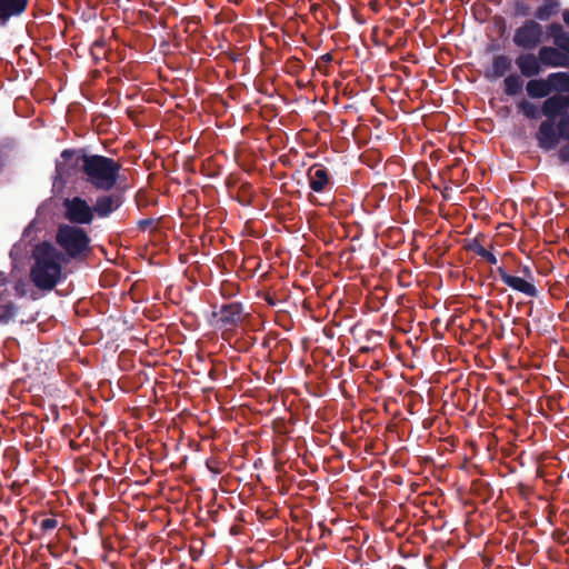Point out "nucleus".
Returning <instances> with one entry per match:
<instances>
[{"label": "nucleus", "mask_w": 569, "mask_h": 569, "mask_svg": "<svg viewBox=\"0 0 569 569\" xmlns=\"http://www.w3.org/2000/svg\"><path fill=\"white\" fill-rule=\"evenodd\" d=\"M34 263L30 278L34 286L42 290H51L61 279L63 254L51 243L36 246L32 252Z\"/></svg>", "instance_id": "1"}, {"label": "nucleus", "mask_w": 569, "mask_h": 569, "mask_svg": "<svg viewBox=\"0 0 569 569\" xmlns=\"http://www.w3.org/2000/svg\"><path fill=\"white\" fill-rule=\"evenodd\" d=\"M81 167L87 182L103 191H109L117 184L121 170L119 162L99 154L83 156Z\"/></svg>", "instance_id": "2"}, {"label": "nucleus", "mask_w": 569, "mask_h": 569, "mask_svg": "<svg viewBox=\"0 0 569 569\" xmlns=\"http://www.w3.org/2000/svg\"><path fill=\"white\" fill-rule=\"evenodd\" d=\"M57 243L72 259L81 258L89 251L90 239L87 232L76 226L61 224L56 236Z\"/></svg>", "instance_id": "3"}, {"label": "nucleus", "mask_w": 569, "mask_h": 569, "mask_svg": "<svg viewBox=\"0 0 569 569\" xmlns=\"http://www.w3.org/2000/svg\"><path fill=\"white\" fill-rule=\"evenodd\" d=\"M545 38V27L535 19H527L512 36V42L522 50L539 48Z\"/></svg>", "instance_id": "4"}, {"label": "nucleus", "mask_w": 569, "mask_h": 569, "mask_svg": "<svg viewBox=\"0 0 569 569\" xmlns=\"http://www.w3.org/2000/svg\"><path fill=\"white\" fill-rule=\"evenodd\" d=\"M66 218L73 223L90 224L94 219L93 207L80 197L66 199L63 202Z\"/></svg>", "instance_id": "5"}, {"label": "nucleus", "mask_w": 569, "mask_h": 569, "mask_svg": "<svg viewBox=\"0 0 569 569\" xmlns=\"http://www.w3.org/2000/svg\"><path fill=\"white\" fill-rule=\"evenodd\" d=\"M538 54L543 68H569V56L553 43L552 46H540L538 49Z\"/></svg>", "instance_id": "6"}, {"label": "nucleus", "mask_w": 569, "mask_h": 569, "mask_svg": "<svg viewBox=\"0 0 569 569\" xmlns=\"http://www.w3.org/2000/svg\"><path fill=\"white\" fill-rule=\"evenodd\" d=\"M242 313V307L239 303L232 302L221 306L218 311L212 313V317L219 328L229 329L241 321Z\"/></svg>", "instance_id": "7"}, {"label": "nucleus", "mask_w": 569, "mask_h": 569, "mask_svg": "<svg viewBox=\"0 0 569 569\" xmlns=\"http://www.w3.org/2000/svg\"><path fill=\"white\" fill-rule=\"evenodd\" d=\"M515 63L520 74L526 78L538 77L543 71L538 53L522 52L516 58Z\"/></svg>", "instance_id": "8"}, {"label": "nucleus", "mask_w": 569, "mask_h": 569, "mask_svg": "<svg viewBox=\"0 0 569 569\" xmlns=\"http://www.w3.org/2000/svg\"><path fill=\"white\" fill-rule=\"evenodd\" d=\"M498 272L502 282L510 287L511 289L521 292L528 297L537 296V289L531 281L521 277L511 276L502 268H498Z\"/></svg>", "instance_id": "9"}, {"label": "nucleus", "mask_w": 569, "mask_h": 569, "mask_svg": "<svg viewBox=\"0 0 569 569\" xmlns=\"http://www.w3.org/2000/svg\"><path fill=\"white\" fill-rule=\"evenodd\" d=\"M569 108V94H553L548 97L541 107V112L549 119H555L560 111Z\"/></svg>", "instance_id": "10"}, {"label": "nucleus", "mask_w": 569, "mask_h": 569, "mask_svg": "<svg viewBox=\"0 0 569 569\" xmlns=\"http://www.w3.org/2000/svg\"><path fill=\"white\" fill-rule=\"evenodd\" d=\"M121 206V197L118 194H103L97 198L93 212L100 218L110 216Z\"/></svg>", "instance_id": "11"}, {"label": "nucleus", "mask_w": 569, "mask_h": 569, "mask_svg": "<svg viewBox=\"0 0 569 569\" xmlns=\"http://www.w3.org/2000/svg\"><path fill=\"white\" fill-rule=\"evenodd\" d=\"M546 30L552 43L569 56V31L559 22L549 23Z\"/></svg>", "instance_id": "12"}, {"label": "nucleus", "mask_w": 569, "mask_h": 569, "mask_svg": "<svg viewBox=\"0 0 569 569\" xmlns=\"http://www.w3.org/2000/svg\"><path fill=\"white\" fill-rule=\"evenodd\" d=\"M537 140L539 146L545 150H552L558 144V137L556 134L553 123L550 121L541 122L538 133Z\"/></svg>", "instance_id": "13"}, {"label": "nucleus", "mask_w": 569, "mask_h": 569, "mask_svg": "<svg viewBox=\"0 0 569 569\" xmlns=\"http://www.w3.org/2000/svg\"><path fill=\"white\" fill-rule=\"evenodd\" d=\"M28 0H0V21L4 24L11 17L19 16L27 7Z\"/></svg>", "instance_id": "14"}, {"label": "nucleus", "mask_w": 569, "mask_h": 569, "mask_svg": "<svg viewBox=\"0 0 569 569\" xmlns=\"http://www.w3.org/2000/svg\"><path fill=\"white\" fill-rule=\"evenodd\" d=\"M526 91L527 94L532 99H541L548 97L551 93L548 78H530L526 84Z\"/></svg>", "instance_id": "15"}, {"label": "nucleus", "mask_w": 569, "mask_h": 569, "mask_svg": "<svg viewBox=\"0 0 569 569\" xmlns=\"http://www.w3.org/2000/svg\"><path fill=\"white\" fill-rule=\"evenodd\" d=\"M561 3L559 0H541L535 11V20L548 21L560 11Z\"/></svg>", "instance_id": "16"}, {"label": "nucleus", "mask_w": 569, "mask_h": 569, "mask_svg": "<svg viewBox=\"0 0 569 569\" xmlns=\"http://www.w3.org/2000/svg\"><path fill=\"white\" fill-rule=\"evenodd\" d=\"M308 177L309 186L316 192L323 191L329 181L327 170L321 167H312L309 170Z\"/></svg>", "instance_id": "17"}, {"label": "nucleus", "mask_w": 569, "mask_h": 569, "mask_svg": "<svg viewBox=\"0 0 569 569\" xmlns=\"http://www.w3.org/2000/svg\"><path fill=\"white\" fill-rule=\"evenodd\" d=\"M511 69V61L505 54L496 56L492 60V64L490 70L488 71V77L492 79H498L503 77Z\"/></svg>", "instance_id": "18"}, {"label": "nucleus", "mask_w": 569, "mask_h": 569, "mask_svg": "<svg viewBox=\"0 0 569 569\" xmlns=\"http://www.w3.org/2000/svg\"><path fill=\"white\" fill-rule=\"evenodd\" d=\"M523 81L517 73L507 76L503 80V90L507 96H516L522 90Z\"/></svg>", "instance_id": "19"}, {"label": "nucleus", "mask_w": 569, "mask_h": 569, "mask_svg": "<svg viewBox=\"0 0 569 569\" xmlns=\"http://www.w3.org/2000/svg\"><path fill=\"white\" fill-rule=\"evenodd\" d=\"M74 156H76V152L72 150H64L61 153V160H58L57 164H56L57 174L60 179H64L69 176V172L66 169V163L68 161H71Z\"/></svg>", "instance_id": "20"}, {"label": "nucleus", "mask_w": 569, "mask_h": 569, "mask_svg": "<svg viewBox=\"0 0 569 569\" xmlns=\"http://www.w3.org/2000/svg\"><path fill=\"white\" fill-rule=\"evenodd\" d=\"M16 315V307L12 302L0 303V322L8 323Z\"/></svg>", "instance_id": "21"}, {"label": "nucleus", "mask_w": 569, "mask_h": 569, "mask_svg": "<svg viewBox=\"0 0 569 569\" xmlns=\"http://www.w3.org/2000/svg\"><path fill=\"white\" fill-rule=\"evenodd\" d=\"M519 109L529 119H536L539 116L538 107L528 100H522Z\"/></svg>", "instance_id": "22"}, {"label": "nucleus", "mask_w": 569, "mask_h": 569, "mask_svg": "<svg viewBox=\"0 0 569 569\" xmlns=\"http://www.w3.org/2000/svg\"><path fill=\"white\" fill-rule=\"evenodd\" d=\"M475 252L491 264H497L498 262L496 256L480 244L475 246Z\"/></svg>", "instance_id": "23"}, {"label": "nucleus", "mask_w": 569, "mask_h": 569, "mask_svg": "<svg viewBox=\"0 0 569 569\" xmlns=\"http://www.w3.org/2000/svg\"><path fill=\"white\" fill-rule=\"evenodd\" d=\"M558 130L560 136L569 141V112L563 114L558 122Z\"/></svg>", "instance_id": "24"}, {"label": "nucleus", "mask_w": 569, "mask_h": 569, "mask_svg": "<svg viewBox=\"0 0 569 569\" xmlns=\"http://www.w3.org/2000/svg\"><path fill=\"white\" fill-rule=\"evenodd\" d=\"M559 158L561 159V161L563 162H569V146H563L560 150H559Z\"/></svg>", "instance_id": "25"}, {"label": "nucleus", "mask_w": 569, "mask_h": 569, "mask_svg": "<svg viewBox=\"0 0 569 569\" xmlns=\"http://www.w3.org/2000/svg\"><path fill=\"white\" fill-rule=\"evenodd\" d=\"M57 525V521L54 519H44L42 521V528L44 529H53Z\"/></svg>", "instance_id": "26"}, {"label": "nucleus", "mask_w": 569, "mask_h": 569, "mask_svg": "<svg viewBox=\"0 0 569 569\" xmlns=\"http://www.w3.org/2000/svg\"><path fill=\"white\" fill-rule=\"evenodd\" d=\"M562 20H563V23L569 28V9H566L562 12Z\"/></svg>", "instance_id": "27"}, {"label": "nucleus", "mask_w": 569, "mask_h": 569, "mask_svg": "<svg viewBox=\"0 0 569 569\" xmlns=\"http://www.w3.org/2000/svg\"><path fill=\"white\" fill-rule=\"evenodd\" d=\"M525 272L529 274V277L531 278V274H530V270L529 268H525Z\"/></svg>", "instance_id": "28"}]
</instances>
